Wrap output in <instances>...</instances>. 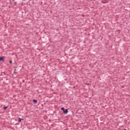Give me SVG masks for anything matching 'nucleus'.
<instances>
[{
  "instance_id": "obj_1",
  "label": "nucleus",
  "mask_w": 130,
  "mask_h": 130,
  "mask_svg": "<svg viewBox=\"0 0 130 130\" xmlns=\"http://www.w3.org/2000/svg\"><path fill=\"white\" fill-rule=\"evenodd\" d=\"M63 113L65 114H68V109H66V110H64V111H63Z\"/></svg>"
},
{
  "instance_id": "obj_5",
  "label": "nucleus",
  "mask_w": 130,
  "mask_h": 130,
  "mask_svg": "<svg viewBox=\"0 0 130 130\" xmlns=\"http://www.w3.org/2000/svg\"><path fill=\"white\" fill-rule=\"evenodd\" d=\"M61 110H63V111H64V108H61Z\"/></svg>"
},
{
  "instance_id": "obj_4",
  "label": "nucleus",
  "mask_w": 130,
  "mask_h": 130,
  "mask_svg": "<svg viewBox=\"0 0 130 130\" xmlns=\"http://www.w3.org/2000/svg\"><path fill=\"white\" fill-rule=\"evenodd\" d=\"M0 60H4V57H0Z\"/></svg>"
},
{
  "instance_id": "obj_7",
  "label": "nucleus",
  "mask_w": 130,
  "mask_h": 130,
  "mask_svg": "<svg viewBox=\"0 0 130 130\" xmlns=\"http://www.w3.org/2000/svg\"><path fill=\"white\" fill-rule=\"evenodd\" d=\"M10 63H12V61H10Z\"/></svg>"
},
{
  "instance_id": "obj_3",
  "label": "nucleus",
  "mask_w": 130,
  "mask_h": 130,
  "mask_svg": "<svg viewBox=\"0 0 130 130\" xmlns=\"http://www.w3.org/2000/svg\"><path fill=\"white\" fill-rule=\"evenodd\" d=\"M33 102H34V103H35V104H36V103H37V100H33Z\"/></svg>"
},
{
  "instance_id": "obj_2",
  "label": "nucleus",
  "mask_w": 130,
  "mask_h": 130,
  "mask_svg": "<svg viewBox=\"0 0 130 130\" xmlns=\"http://www.w3.org/2000/svg\"><path fill=\"white\" fill-rule=\"evenodd\" d=\"M19 122H21V121H22V120H24V119H21V118H19Z\"/></svg>"
},
{
  "instance_id": "obj_6",
  "label": "nucleus",
  "mask_w": 130,
  "mask_h": 130,
  "mask_svg": "<svg viewBox=\"0 0 130 130\" xmlns=\"http://www.w3.org/2000/svg\"><path fill=\"white\" fill-rule=\"evenodd\" d=\"M7 108H8V107H5L4 108V109L6 110V109H7Z\"/></svg>"
}]
</instances>
